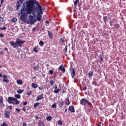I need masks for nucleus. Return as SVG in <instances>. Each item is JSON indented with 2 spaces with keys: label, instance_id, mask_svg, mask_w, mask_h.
Instances as JSON below:
<instances>
[{
  "label": "nucleus",
  "instance_id": "obj_46",
  "mask_svg": "<svg viewBox=\"0 0 126 126\" xmlns=\"http://www.w3.org/2000/svg\"><path fill=\"white\" fill-rule=\"evenodd\" d=\"M7 109H9L10 110H12V106L10 105L8 106Z\"/></svg>",
  "mask_w": 126,
  "mask_h": 126
},
{
  "label": "nucleus",
  "instance_id": "obj_42",
  "mask_svg": "<svg viewBox=\"0 0 126 126\" xmlns=\"http://www.w3.org/2000/svg\"><path fill=\"white\" fill-rule=\"evenodd\" d=\"M6 29V28L5 27H3L0 28V30H5Z\"/></svg>",
  "mask_w": 126,
  "mask_h": 126
},
{
  "label": "nucleus",
  "instance_id": "obj_9",
  "mask_svg": "<svg viewBox=\"0 0 126 126\" xmlns=\"http://www.w3.org/2000/svg\"><path fill=\"white\" fill-rule=\"evenodd\" d=\"M70 71H71V74L72 78L75 76V70L74 68H71L70 69Z\"/></svg>",
  "mask_w": 126,
  "mask_h": 126
},
{
  "label": "nucleus",
  "instance_id": "obj_31",
  "mask_svg": "<svg viewBox=\"0 0 126 126\" xmlns=\"http://www.w3.org/2000/svg\"><path fill=\"white\" fill-rule=\"evenodd\" d=\"M0 103H3V98L2 96H0Z\"/></svg>",
  "mask_w": 126,
  "mask_h": 126
},
{
  "label": "nucleus",
  "instance_id": "obj_14",
  "mask_svg": "<svg viewBox=\"0 0 126 126\" xmlns=\"http://www.w3.org/2000/svg\"><path fill=\"white\" fill-rule=\"evenodd\" d=\"M11 22H12L13 23H15V22H17V18H15V17H13L11 19Z\"/></svg>",
  "mask_w": 126,
  "mask_h": 126
},
{
  "label": "nucleus",
  "instance_id": "obj_7",
  "mask_svg": "<svg viewBox=\"0 0 126 126\" xmlns=\"http://www.w3.org/2000/svg\"><path fill=\"white\" fill-rule=\"evenodd\" d=\"M68 112L69 113H75V109H74V106H73L72 105L69 106Z\"/></svg>",
  "mask_w": 126,
  "mask_h": 126
},
{
  "label": "nucleus",
  "instance_id": "obj_1",
  "mask_svg": "<svg viewBox=\"0 0 126 126\" xmlns=\"http://www.w3.org/2000/svg\"><path fill=\"white\" fill-rule=\"evenodd\" d=\"M43 7L40 5V3L37 0H29L26 1L23 4L22 8L21 9V15L20 19L22 21L25 22L26 20V15L33 14V16L37 14L36 19L37 21H41L42 19V14H43Z\"/></svg>",
  "mask_w": 126,
  "mask_h": 126
},
{
  "label": "nucleus",
  "instance_id": "obj_34",
  "mask_svg": "<svg viewBox=\"0 0 126 126\" xmlns=\"http://www.w3.org/2000/svg\"><path fill=\"white\" fill-rule=\"evenodd\" d=\"M93 84V85H95V86H98V83L96 81H94Z\"/></svg>",
  "mask_w": 126,
  "mask_h": 126
},
{
  "label": "nucleus",
  "instance_id": "obj_5",
  "mask_svg": "<svg viewBox=\"0 0 126 126\" xmlns=\"http://www.w3.org/2000/svg\"><path fill=\"white\" fill-rule=\"evenodd\" d=\"M4 118L9 119L10 118V112L7 110H5L4 113Z\"/></svg>",
  "mask_w": 126,
  "mask_h": 126
},
{
  "label": "nucleus",
  "instance_id": "obj_54",
  "mask_svg": "<svg viewBox=\"0 0 126 126\" xmlns=\"http://www.w3.org/2000/svg\"><path fill=\"white\" fill-rule=\"evenodd\" d=\"M23 126H27V124L26 123H24L23 124Z\"/></svg>",
  "mask_w": 126,
  "mask_h": 126
},
{
  "label": "nucleus",
  "instance_id": "obj_12",
  "mask_svg": "<svg viewBox=\"0 0 126 126\" xmlns=\"http://www.w3.org/2000/svg\"><path fill=\"white\" fill-rule=\"evenodd\" d=\"M38 125V126H46V125H45V123H44V121H39Z\"/></svg>",
  "mask_w": 126,
  "mask_h": 126
},
{
  "label": "nucleus",
  "instance_id": "obj_23",
  "mask_svg": "<svg viewBox=\"0 0 126 126\" xmlns=\"http://www.w3.org/2000/svg\"><path fill=\"white\" fill-rule=\"evenodd\" d=\"M37 49H38V48H37V47H34L33 48V52H35V53H38V50H37Z\"/></svg>",
  "mask_w": 126,
  "mask_h": 126
},
{
  "label": "nucleus",
  "instance_id": "obj_22",
  "mask_svg": "<svg viewBox=\"0 0 126 126\" xmlns=\"http://www.w3.org/2000/svg\"><path fill=\"white\" fill-rule=\"evenodd\" d=\"M59 106H60V107H63V101H59Z\"/></svg>",
  "mask_w": 126,
  "mask_h": 126
},
{
  "label": "nucleus",
  "instance_id": "obj_16",
  "mask_svg": "<svg viewBox=\"0 0 126 126\" xmlns=\"http://www.w3.org/2000/svg\"><path fill=\"white\" fill-rule=\"evenodd\" d=\"M17 83L18 84V85H22V84H23V82H22V80H17Z\"/></svg>",
  "mask_w": 126,
  "mask_h": 126
},
{
  "label": "nucleus",
  "instance_id": "obj_56",
  "mask_svg": "<svg viewBox=\"0 0 126 126\" xmlns=\"http://www.w3.org/2000/svg\"><path fill=\"white\" fill-rule=\"evenodd\" d=\"M3 0H0V4H2V3H3Z\"/></svg>",
  "mask_w": 126,
  "mask_h": 126
},
{
  "label": "nucleus",
  "instance_id": "obj_52",
  "mask_svg": "<svg viewBox=\"0 0 126 126\" xmlns=\"http://www.w3.org/2000/svg\"><path fill=\"white\" fill-rule=\"evenodd\" d=\"M4 50H5V51H6V52H7V51H8V48H7V47H5L4 48Z\"/></svg>",
  "mask_w": 126,
  "mask_h": 126
},
{
  "label": "nucleus",
  "instance_id": "obj_61",
  "mask_svg": "<svg viewBox=\"0 0 126 126\" xmlns=\"http://www.w3.org/2000/svg\"><path fill=\"white\" fill-rule=\"evenodd\" d=\"M0 77H1V78H2L3 77L2 74L1 73H0Z\"/></svg>",
  "mask_w": 126,
  "mask_h": 126
},
{
  "label": "nucleus",
  "instance_id": "obj_26",
  "mask_svg": "<svg viewBox=\"0 0 126 126\" xmlns=\"http://www.w3.org/2000/svg\"><path fill=\"white\" fill-rule=\"evenodd\" d=\"M32 94V91H29L27 92V94H28V96H30Z\"/></svg>",
  "mask_w": 126,
  "mask_h": 126
},
{
  "label": "nucleus",
  "instance_id": "obj_29",
  "mask_svg": "<svg viewBox=\"0 0 126 126\" xmlns=\"http://www.w3.org/2000/svg\"><path fill=\"white\" fill-rule=\"evenodd\" d=\"M49 83L51 86H52V85H54V84L55 83V82L53 80H50L49 82Z\"/></svg>",
  "mask_w": 126,
  "mask_h": 126
},
{
  "label": "nucleus",
  "instance_id": "obj_25",
  "mask_svg": "<svg viewBox=\"0 0 126 126\" xmlns=\"http://www.w3.org/2000/svg\"><path fill=\"white\" fill-rule=\"evenodd\" d=\"M59 92H60V89H57L56 90H55L54 91V93H56V94L59 93Z\"/></svg>",
  "mask_w": 126,
  "mask_h": 126
},
{
  "label": "nucleus",
  "instance_id": "obj_35",
  "mask_svg": "<svg viewBox=\"0 0 126 126\" xmlns=\"http://www.w3.org/2000/svg\"><path fill=\"white\" fill-rule=\"evenodd\" d=\"M4 107L3 102H0V108H3Z\"/></svg>",
  "mask_w": 126,
  "mask_h": 126
},
{
  "label": "nucleus",
  "instance_id": "obj_6",
  "mask_svg": "<svg viewBox=\"0 0 126 126\" xmlns=\"http://www.w3.org/2000/svg\"><path fill=\"white\" fill-rule=\"evenodd\" d=\"M29 17L30 18V21L31 24H34V23L36 22V20H35V18H34V16L30 15Z\"/></svg>",
  "mask_w": 126,
  "mask_h": 126
},
{
  "label": "nucleus",
  "instance_id": "obj_2",
  "mask_svg": "<svg viewBox=\"0 0 126 126\" xmlns=\"http://www.w3.org/2000/svg\"><path fill=\"white\" fill-rule=\"evenodd\" d=\"M25 43V40H22L18 38H16V42L14 41H10L9 44L13 48H18V47H22V45Z\"/></svg>",
  "mask_w": 126,
  "mask_h": 126
},
{
  "label": "nucleus",
  "instance_id": "obj_13",
  "mask_svg": "<svg viewBox=\"0 0 126 126\" xmlns=\"http://www.w3.org/2000/svg\"><path fill=\"white\" fill-rule=\"evenodd\" d=\"M48 33L49 39H53V33H52V32L48 31Z\"/></svg>",
  "mask_w": 126,
  "mask_h": 126
},
{
  "label": "nucleus",
  "instance_id": "obj_43",
  "mask_svg": "<svg viewBox=\"0 0 126 126\" xmlns=\"http://www.w3.org/2000/svg\"><path fill=\"white\" fill-rule=\"evenodd\" d=\"M64 49H65V53H66V52H67V45H66L65 46Z\"/></svg>",
  "mask_w": 126,
  "mask_h": 126
},
{
  "label": "nucleus",
  "instance_id": "obj_19",
  "mask_svg": "<svg viewBox=\"0 0 126 126\" xmlns=\"http://www.w3.org/2000/svg\"><path fill=\"white\" fill-rule=\"evenodd\" d=\"M39 105H40V103L39 102H36V103L34 104V107L35 108H36L38 107V106H39Z\"/></svg>",
  "mask_w": 126,
  "mask_h": 126
},
{
  "label": "nucleus",
  "instance_id": "obj_49",
  "mask_svg": "<svg viewBox=\"0 0 126 126\" xmlns=\"http://www.w3.org/2000/svg\"><path fill=\"white\" fill-rule=\"evenodd\" d=\"M54 89L56 90L58 89V85L55 84V86L54 87Z\"/></svg>",
  "mask_w": 126,
  "mask_h": 126
},
{
  "label": "nucleus",
  "instance_id": "obj_45",
  "mask_svg": "<svg viewBox=\"0 0 126 126\" xmlns=\"http://www.w3.org/2000/svg\"><path fill=\"white\" fill-rule=\"evenodd\" d=\"M2 77L3 79H6L7 78V76L5 75H3Z\"/></svg>",
  "mask_w": 126,
  "mask_h": 126
},
{
  "label": "nucleus",
  "instance_id": "obj_33",
  "mask_svg": "<svg viewBox=\"0 0 126 126\" xmlns=\"http://www.w3.org/2000/svg\"><path fill=\"white\" fill-rule=\"evenodd\" d=\"M60 42H62V43H65V40H64V38H61L60 39Z\"/></svg>",
  "mask_w": 126,
  "mask_h": 126
},
{
  "label": "nucleus",
  "instance_id": "obj_57",
  "mask_svg": "<svg viewBox=\"0 0 126 126\" xmlns=\"http://www.w3.org/2000/svg\"><path fill=\"white\" fill-rule=\"evenodd\" d=\"M45 23H46V24H49V23H50V22H49V21H46Z\"/></svg>",
  "mask_w": 126,
  "mask_h": 126
},
{
  "label": "nucleus",
  "instance_id": "obj_30",
  "mask_svg": "<svg viewBox=\"0 0 126 126\" xmlns=\"http://www.w3.org/2000/svg\"><path fill=\"white\" fill-rule=\"evenodd\" d=\"M58 124L59 125V126H63V122H62L61 120L58 121Z\"/></svg>",
  "mask_w": 126,
  "mask_h": 126
},
{
  "label": "nucleus",
  "instance_id": "obj_59",
  "mask_svg": "<svg viewBox=\"0 0 126 126\" xmlns=\"http://www.w3.org/2000/svg\"><path fill=\"white\" fill-rule=\"evenodd\" d=\"M86 89H87V88L86 87H85L84 88H83V90L85 91L86 90Z\"/></svg>",
  "mask_w": 126,
  "mask_h": 126
},
{
  "label": "nucleus",
  "instance_id": "obj_40",
  "mask_svg": "<svg viewBox=\"0 0 126 126\" xmlns=\"http://www.w3.org/2000/svg\"><path fill=\"white\" fill-rule=\"evenodd\" d=\"M115 27L117 29L120 28V24H115Z\"/></svg>",
  "mask_w": 126,
  "mask_h": 126
},
{
  "label": "nucleus",
  "instance_id": "obj_18",
  "mask_svg": "<svg viewBox=\"0 0 126 126\" xmlns=\"http://www.w3.org/2000/svg\"><path fill=\"white\" fill-rule=\"evenodd\" d=\"M39 67H40V66L39 65V64H37L36 66L33 67V69H34V70L38 71L39 70Z\"/></svg>",
  "mask_w": 126,
  "mask_h": 126
},
{
  "label": "nucleus",
  "instance_id": "obj_55",
  "mask_svg": "<svg viewBox=\"0 0 126 126\" xmlns=\"http://www.w3.org/2000/svg\"><path fill=\"white\" fill-rule=\"evenodd\" d=\"M35 120H39V117L35 116Z\"/></svg>",
  "mask_w": 126,
  "mask_h": 126
},
{
  "label": "nucleus",
  "instance_id": "obj_41",
  "mask_svg": "<svg viewBox=\"0 0 126 126\" xmlns=\"http://www.w3.org/2000/svg\"><path fill=\"white\" fill-rule=\"evenodd\" d=\"M4 19L3 18L1 17V16H0V21L1 22H3Z\"/></svg>",
  "mask_w": 126,
  "mask_h": 126
},
{
  "label": "nucleus",
  "instance_id": "obj_51",
  "mask_svg": "<svg viewBox=\"0 0 126 126\" xmlns=\"http://www.w3.org/2000/svg\"><path fill=\"white\" fill-rule=\"evenodd\" d=\"M22 110L24 112H26V108L25 107H23Z\"/></svg>",
  "mask_w": 126,
  "mask_h": 126
},
{
  "label": "nucleus",
  "instance_id": "obj_20",
  "mask_svg": "<svg viewBox=\"0 0 126 126\" xmlns=\"http://www.w3.org/2000/svg\"><path fill=\"white\" fill-rule=\"evenodd\" d=\"M23 91H24L22 90L19 89V90H17V92L19 94H21L22 93H23Z\"/></svg>",
  "mask_w": 126,
  "mask_h": 126
},
{
  "label": "nucleus",
  "instance_id": "obj_15",
  "mask_svg": "<svg viewBox=\"0 0 126 126\" xmlns=\"http://www.w3.org/2000/svg\"><path fill=\"white\" fill-rule=\"evenodd\" d=\"M32 87L34 89L37 88L38 87V84L33 83L32 84Z\"/></svg>",
  "mask_w": 126,
  "mask_h": 126
},
{
  "label": "nucleus",
  "instance_id": "obj_50",
  "mask_svg": "<svg viewBox=\"0 0 126 126\" xmlns=\"http://www.w3.org/2000/svg\"><path fill=\"white\" fill-rule=\"evenodd\" d=\"M16 111H17V112H20V109L16 108Z\"/></svg>",
  "mask_w": 126,
  "mask_h": 126
},
{
  "label": "nucleus",
  "instance_id": "obj_27",
  "mask_svg": "<svg viewBox=\"0 0 126 126\" xmlns=\"http://www.w3.org/2000/svg\"><path fill=\"white\" fill-rule=\"evenodd\" d=\"M91 76H93V71L89 72V77H91Z\"/></svg>",
  "mask_w": 126,
  "mask_h": 126
},
{
  "label": "nucleus",
  "instance_id": "obj_60",
  "mask_svg": "<svg viewBox=\"0 0 126 126\" xmlns=\"http://www.w3.org/2000/svg\"><path fill=\"white\" fill-rule=\"evenodd\" d=\"M24 105H27V101H25L24 102Z\"/></svg>",
  "mask_w": 126,
  "mask_h": 126
},
{
  "label": "nucleus",
  "instance_id": "obj_24",
  "mask_svg": "<svg viewBox=\"0 0 126 126\" xmlns=\"http://www.w3.org/2000/svg\"><path fill=\"white\" fill-rule=\"evenodd\" d=\"M79 3V0H76L74 2V5H77V4Z\"/></svg>",
  "mask_w": 126,
  "mask_h": 126
},
{
  "label": "nucleus",
  "instance_id": "obj_53",
  "mask_svg": "<svg viewBox=\"0 0 126 126\" xmlns=\"http://www.w3.org/2000/svg\"><path fill=\"white\" fill-rule=\"evenodd\" d=\"M91 111V109L89 108V109H87V112L88 113H89V112H90Z\"/></svg>",
  "mask_w": 126,
  "mask_h": 126
},
{
  "label": "nucleus",
  "instance_id": "obj_64",
  "mask_svg": "<svg viewBox=\"0 0 126 126\" xmlns=\"http://www.w3.org/2000/svg\"><path fill=\"white\" fill-rule=\"evenodd\" d=\"M66 112H67V109H65V110H64V113H65Z\"/></svg>",
  "mask_w": 126,
  "mask_h": 126
},
{
  "label": "nucleus",
  "instance_id": "obj_3",
  "mask_svg": "<svg viewBox=\"0 0 126 126\" xmlns=\"http://www.w3.org/2000/svg\"><path fill=\"white\" fill-rule=\"evenodd\" d=\"M15 97L10 96L8 97L7 101L9 104H15V105H19V104H20V101H18V99H20V94H16Z\"/></svg>",
  "mask_w": 126,
  "mask_h": 126
},
{
  "label": "nucleus",
  "instance_id": "obj_47",
  "mask_svg": "<svg viewBox=\"0 0 126 126\" xmlns=\"http://www.w3.org/2000/svg\"><path fill=\"white\" fill-rule=\"evenodd\" d=\"M0 38H3L4 37V35L2 33H0Z\"/></svg>",
  "mask_w": 126,
  "mask_h": 126
},
{
  "label": "nucleus",
  "instance_id": "obj_62",
  "mask_svg": "<svg viewBox=\"0 0 126 126\" xmlns=\"http://www.w3.org/2000/svg\"><path fill=\"white\" fill-rule=\"evenodd\" d=\"M0 55H3V52L0 51Z\"/></svg>",
  "mask_w": 126,
  "mask_h": 126
},
{
  "label": "nucleus",
  "instance_id": "obj_10",
  "mask_svg": "<svg viewBox=\"0 0 126 126\" xmlns=\"http://www.w3.org/2000/svg\"><path fill=\"white\" fill-rule=\"evenodd\" d=\"M43 95H44V94H41L38 95L36 97V101H39L40 100H42V99H43L44 98V96H43Z\"/></svg>",
  "mask_w": 126,
  "mask_h": 126
},
{
  "label": "nucleus",
  "instance_id": "obj_38",
  "mask_svg": "<svg viewBox=\"0 0 126 126\" xmlns=\"http://www.w3.org/2000/svg\"><path fill=\"white\" fill-rule=\"evenodd\" d=\"M3 82H6V83H9V80L3 79Z\"/></svg>",
  "mask_w": 126,
  "mask_h": 126
},
{
  "label": "nucleus",
  "instance_id": "obj_36",
  "mask_svg": "<svg viewBox=\"0 0 126 126\" xmlns=\"http://www.w3.org/2000/svg\"><path fill=\"white\" fill-rule=\"evenodd\" d=\"M57 107V104H56V103H54L53 105H51V108H56Z\"/></svg>",
  "mask_w": 126,
  "mask_h": 126
},
{
  "label": "nucleus",
  "instance_id": "obj_48",
  "mask_svg": "<svg viewBox=\"0 0 126 126\" xmlns=\"http://www.w3.org/2000/svg\"><path fill=\"white\" fill-rule=\"evenodd\" d=\"M113 23L114 22H113V21H110V26H113Z\"/></svg>",
  "mask_w": 126,
  "mask_h": 126
},
{
  "label": "nucleus",
  "instance_id": "obj_63",
  "mask_svg": "<svg viewBox=\"0 0 126 126\" xmlns=\"http://www.w3.org/2000/svg\"><path fill=\"white\" fill-rule=\"evenodd\" d=\"M36 30V28H32V31H35Z\"/></svg>",
  "mask_w": 126,
  "mask_h": 126
},
{
  "label": "nucleus",
  "instance_id": "obj_44",
  "mask_svg": "<svg viewBox=\"0 0 126 126\" xmlns=\"http://www.w3.org/2000/svg\"><path fill=\"white\" fill-rule=\"evenodd\" d=\"M99 61H100V62H103V61H104L103 57H99Z\"/></svg>",
  "mask_w": 126,
  "mask_h": 126
},
{
  "label": "nucleus",
  "instance_id": "obj_4",
  "mask_svg": "<svg viewBox=\"0 0 126 126\" xmlns=\"http://www.w3.org/2000/svg\"><path fill=\"white\" fill-rule=\"evenodd\" d=\"M80 104L84 106H87V105H88L89 106H91V105H92V103H91V102H90L88 100L85 98H82L80 100Z\"/></svg>",
  "mask_w": 126,
  "mask_h": 126
},
{
  "label": "nucleus",
  "instance_id": "obj_21",
  "mask_svg": "<svg viewBox=\"0 0 126 126\" xmlns=\"http://www.w3.org/2000/svg\"><path fill=\"white\" fill-rule=\"evenodd\" d=\"M47 121H51L52 120V117L51 116H48L46 118Z\"/></svg>",
  "mask_w": 126,
  "mask_h": 126
},
{
  "label": "nucleus",
  "instance_id": "obj_11",
  "mask_svg": "<svg viewBox=\"0 0 126 126\" xmlns=\"http://www.w3.org/2000/svg\"><path fill=\"white\" fill-rule=\"evenodd\" d=\"M58 69L63 71V73L65 72V69L64 68V67H63V65H61L58 68Z\"/></svg>",
  "mask_w": 126,
  "mask_h": 126
},
{
  "label": "nucleus",
  "instance_id": "obj_17",
  "mask_svg": "<svg viewBox=\"0 0 126 126\" xmlns=\"http://www.w3.org/2000/svg\"><path fill=\"white\" fill-rule=\"evenodd\" d=\"M65 103L66 104V105H69V104H70L69 98H67L65 99Z\"/></svg>",
  "mask_w": 126,
  "mask_h": 126
},
{
  "label": "nucleus",
  "instance_id": "obj_32",
  "mask_svg": "<svg viewBox=\"0 0 126 126\" xmlns=\"http://www.w3.org/2000/svg\"><path fill=\"white\" fill-rule=\"evenodd\" d=\"M0 126H8V124H6L5 122H3Z\"/></svg>",
  "mask_w": 126,
  "mask_h": 126
},
{
  "label": "nucleus",
  "instance_id": "obj_8",
  "mask_svg": "<svg viewBox=\"0 0 126 126\" xmlns=\"http://www.w3.org/2000/svg\"><path fill=\"white\" fill-rule=\"evenodd\" d=\"M22 3L21 1L18 0L16 3V10H18L20 7L22 5Z\"/></svg>",
  "mask_w": 126,
  "mask_h": 126
},
{
  "label": "nucleus",
  "instance_id": "obj_37",
  "mask_svg": "<svg viewBox=\"0 0 126 126\" xmlns=\"http://www.w3.org/2000/svg\"><path fill=\"white\" fill-rule=\"evenodd\" d=\"M39 44L40 46H44V42H43V41H40L39 42Z\"/></svg>",
  "mask_w": 126,
  "mask_h": 126
},
{
  "label": "nucleus",
  "instance_id": "obj_39",
  "mask_svg": "<svg viewBox=\"0 0 126 126\" xmlns=\"http://www.w3.org/2000/svg\"><path fill=\"white\" fill-rule=\"evenodd\" d=\"M49 73H50V74H51V75H53V74H54V70H50Z\"/></svg>",
  "mask_w": 126,
  "mask_h": 126
},
{
  "label": "nucleus",
  "instance_id": "obj_58",
  "mask_svg": "<svg viewBox=\"0 0 126 126\" xmlns=\"http://www.w3.org/2000/svg\"><path fill=\"white\" fill-rule=\"evenodd\" d=\"M20 1H21L22 3H23V1H25V0H20Z\"/></svg>",
  "mask_w": 126,
  "mask_h": 126
},
{
  "label": "nucleus",
  "instance_id": "obj_28",
  "mask_svg": "<svg viewBox=\"0 0 126 126\" xmlns=\"http://www.w3.org/2000/svg\"><path fill=\"white\" fill-rule=\"evenodd\" d=\"M103 19L104 21L105 22H106L107 21V20H108V17L107 16H104L103 17Z\"/></svg>",
  "mask_w": 126,
  "mask_h": 126
}]
</instances>
